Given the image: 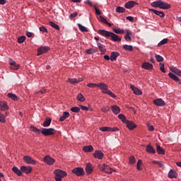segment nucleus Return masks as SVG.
<instances>
[{
    "label": "nucleus",
    "instance_id": "1",
    "mask_svg": "<svg viewBox=\"0 0 181 181\" xmlns=\"http://www.w3.org/2000/svg\"><path fill=\"white\" fill-rule=\"evenodd\" d=\"M98 33L102 36H105V37H110L111 40L113 42H121V37L118 36L112 32H110L105 30H98Z\"/></svg>",
    "mask_w": 181,
    "mask_h": 181
},
{
    "label": "nucleus",
    "instance_id": "2",
    "mask_svg": "<svg viewBox=\"0 0 181 181\" xmlns=\"http://www.w3.org/2000/svg\"><path fill=\"white\" fill-rule=\"evenodd\" d=\"M54 179L56 181H62L63 177H66L67 176V173L66 171H63L60 169H57L54 170Z\"/></svg>",
    "mask_w": 181,
    "mask_h": 181
},
{
    "label": "nucleus",
    "instance_id": "3",
    "mask_svg": "<svg viewBox=\"0 0 181 181\" xmlns=\"http://www.w3.org/2000/svg\"><path fill=\"white\" fill-rule=\"evenodd\" d=\"M98 167L101 170V172H105V173H112L114 171V170L110 167V165H107L105 163L102 165L99 164Z\"/></svg>",
    "mask_w": 181,
    "mask_h": 181
},
{
    "label": "nucleus",
    "instance_id": "4",
    "mask_svg": "<svg viewBox=\"0 0 181 181\" xmlns=\"http://www.w3.org/2000/svg\"><path fill=\"white\" fill-rule=\"evenodd\" d=\"M56 132V130L53 128H49V129H42L41 130V134L42 135H45V136H49L50 135H54V133Z\"/></svg>",
    "mask_w": 181,
    "mask_h": 181
},
{
    "label": "nucleus",
    "instance_id": "5",
    "mask_svg": "<svg viewBox=\"0 0 181 181\" xmlns=\"http://www.w3.org/2000/svg\"><path fill=\"white\" fill-rule=\"evenodd\" d=\"M100 131L102 132H117L119 131V129L118 127H103L100 128Z\"/></svg>",
    "mask_w": 181,
    "mask_h": 181
},
{
    "label": "nucleus",
    "instance_id": "6",
    "mask_svg": "<svg viewBox=\"0 0 181 181\" xmlns=\"http://www.w3.org/2000/svg\"><path fill=\"white\" fill-rule=\"evenodd\" d=\"M102 93L103 94H107L110 97H112V98H117V95L114 94V93L111 92V90H108V86L105 83V86L103 88H102Z\"/></svg>",
    "mask_w": 181,
    "mask_h": 181
},
{
    "label": "nucleus",
    "instance_id": "7",
    "mask_svg": "<svg viewBox=\"0 0 181 181\" xmlns=\"http://www.w3.org/2000/svg\"><path fill=\"white\" fill-rule=\"evenodd\" d=\"M87 87H90V88H95V87H98L100 90H103L104 87H105V83H89L87 84Z\"/></svg>",
    "mask_w": 181,
    "mask_h": 181
},
{
    "label": "nucleus",
    "instance_id": "8",
    "mask_svg": "<svg viewBox=\"0 0 181 181\" xmlns=\"http://www.w3.org/2000/svg\"><path fill=\"white\" fill-rule=\"evenodd\" d=\"M23 159L28 165H36V160L29 156H23Z\"/></svg>",
    "mask_w": 181,
    "mask_h": 181
},
{
    "label": "nucleus",
    "instance_id": "9",
    "mask_svg": "<svg viewBox=\"0 0 181 181\" xmlns=\"http://www.w3.org/2000/svg\"><path fill=\"white\" fill-rule=\"evenodd\" d=\"M72 173H74L76 176H84V169L83 168H76L72 170Z\"/></svg>",
    "mask_w": 181,
    "mask_h": 181
},
{
    "label": "nucleus",
    "instance_id": "10",
    "mask_svg": "<svg viewBox=\"0 0 181 181\" xmlns=\"http://www.w3.org/2000/svg\"><path fill=\"white\" fill-rule=\"evenodd\" d=\"M49 50H50V47H40L37 49V56H40L41 54L47 53V52H49Z\"/></svg>",
    "mask_w": 181,
    "mask_h": 181
},
{
    "label": "nucleus",
    "instance_id": "11",
    "mask_svg": "<svg viewBox=\"0 0 181 181\" xmlns=\"http://www.w3.org/2000/svg\"><path fill=\"white\" fill-rule=\"evenodd\" d=\"M10 69L11 70H18L19 69V64H16V62L12 59H9Z\"/></svg>",
    "mask_w": 181,
    "mask_h": 181
},
{
    "label": "nucleus",
    "instance_id": "12",
    "mask_svg": "<svg viewBox=\"0 0 181 181\" xmlns=\"http://www.w3.org/2000/svg\"><path fill=\"white\" fill-rule=\"evenodd\" d=\"M44 162L47 163V165H53L55 160L52 157H50V156H47L44 158Z\"/></svg>",
    "mask_w": 181,
    "mask_h": 181
},
{
    "label": "nucleus",
    "instance_id": "13",
    "mask_svg": "<svg viewBox=\"0 0 181 181\" xmlns=\"http://www.w3.org/2000/svg\"><path fill=\"white\" fill-rule=\"evenodd\" d=\"M153 104L155 105H157V107H163L165 106V101L162 100L161 98H158L153 100Z\"/></svg>",
    "mask_w": 181,
    "mask_h": 181
},
{
    "label": "nucleus",
    "instance_id": "14",
    "mask_svg": "<svg viewBox=\"0 0 181 181\" xmlns=\"http://www.w3.org/2000/svg\"><path fill=\"white\" fill-rule=\"evenodd\" d=\"M149 11L155 13V15L160 16V18H165V13H163V11H157L153 8L149 9Z\"/></svg>",
    "mask_w": 181,
    "mask_h": 181
},
{
    "label": "nucleus",
    "instance_id": "15",
    "mask_svg": "<svg viewBox=\"0 0 181 181\" xmlns=\"http://www.w3.org/2000/svg\"><path fill=\"white\" fill-rule=\"evenodd\" d=\"M21 172L24 173L29 174L32 172V167L30 166H21Z\"/></svg>",
    "mask_w": 181,
    "mask_h": 181
},
{
    "label": "nucleus",
    "instance_id": "16",
    "mask_svg": "<svg viewBox=\"0 0 181 181\" xmlns=\"http://www.w3.org/2000/svg\"><path fill=\"white\" fill-rule=\"evenodd\" d=\"M126 125L129 129L132 131V129H135L136 128V124H135L132 121H127Z\"/></svg>",
    "mask_w": 181,
    "mask_h": 181
},
{
    "label": "nucleus",
    "instance_id": "17",
    "mask_svg": "<svg viewBox=\"0 0 181 181\" xmlns=\"http://www.w3.org/2000/svg\"><path fill=\"white\" fill-rule=\"evenodd\" d=\"M94 158L97 159H103L104 158V153L101 152V151H95L93 153Z\"/></svg>",
    "mask_w": 181,
    "mask_h": 181
},
{
    "label": "nucleus",
    "instance_id": "18",
    "mask_svg": "<svg viewBox=\"0 0 181 181\" xmlns=\"http://www.w3.org/2000/svg\"><path fill=\"white\" fill-rule=\"evenodd\" d=\"M135 5H138V4L134 1H130L125 4V8H127V9H131V8H134Z\"/></svg>",
    "mask_w": 181,
    "mask_h": 181
},
{
    "label": "nucleus",
    "instance_id": "19",
    "mask_svg": "<svg viewBox=\"0 0 181 181\" xmlns=\"http://www.w3.org/2000/svg\"><path fill=\"white\" fill-rule=\"evenodd\" d=\"M142 67L146 70H152V69H153V65L149 62H144L142 64Z\"/></svg>",
    "mask_w": 181,
    "mask_h": 181
},
{
    "label": "nucleus",
    "instance_id": "20",
    "mask_svg": "<svg viewBox=\"0 0 181 181\" xmlns=\"http://www.w3.org/2000/svg\"><path fill=\"white\" fill-rule=\"evenodd\" d=\"M170 4H168L166 2L160 1V9H170Z\"/></svg>",
    "mask_w": 181,
    "mask_h": 181
},
{
    "label": "nucleus",
    "instance_id": "21",
    "mask_svg": "<svg viewBox=\"0 0 181 181\" xmlns=\"http://www.w3.org/2000/svg\"><path fill=\"white\" fill-rule=\"evenodd\" d=\"M146 151L148 153H153V154L156 153V151H155V148H153V147L151 146V144H148L146 146Z\"/></svg>",
    "mask_w": 181,
    "mask_h": 181
},
{
    "label": "nucleus",
    "instance_id": "22",
    "mask_svg": "<svg viewBox=\"0 0 181 181\" xmlns=\"http://www.w3.org/2000/svg\"><path fill=\"white\" fill-rule=\"evenodd\" d=\"M86 172L87 175H91L93 172V165L91 163H88L86 164Z\"/></svg>",
    "mask_w": 181,
    "mask_h": 181
},
{
    "label": "nucleus",
    "instance_id": "23",
    "mask_svg": "<svg viewBox=\"0 0 181 181\" xmlns=\"http://www.w3.org/2000/svg\"><path fill=\"white\" fill-rule=\"evenodd\" d=\"M119 56V52H112L110 54V60L111 62H114L117 60V57Z\"/></svg>",
    "mask_w": 181,
    "mask_h": 181
},
{
    "label": "nucleus",
    "instance_id": "24",
    "mask_svg": "<svg viewBox=\"0 0 181 181\" xmlns=\"http://www.w3.org/2000/svg\"><path fill=\"white\" fill-rule=\"evenodd\" d=\"M80 81H83V78H69L68 82L71 83V84H77V83H80Z\"/></svg>",
    "mask_w": 181,
    "mask_h": 181
},
{
    "label": "nucleus",
    "instance_id": "25",
    "mask_svg": "<svg viewBox=\"0 0 181 181\" xmlns=\"http://www.w3.org/2000/svg\"><path fill=\"white\" fill-rule=\"evenodd\" d=\"M132 90L134 91V94L136 95H142V91L141 90L138 89L137 88H135L134 85L130 86Z\"/></svg>",
    "mask_w": 181,
    "mask_h": 181
},
{
    "label": "nucleus",
    "instance_id": "26",
    "mask_svg": "<svg viewBox=\"0 0 181 181\" xmlns=\"http://www.w3.org/2000/svg\"><path fill=\"white\" fill-rule=\"evenodd\" d=\"M70 117V113L68 112H64L62 114V116L59 118V121L61 122H63L66 118H69Z\"/></svg>",
    "mask_w": 181,
    "mask_h": 181
},
{
    "label": "nucleus",
    "instance_id": "27",
    "mask_svg": "<svg viewBox=\"0 0 181 181\" xmlns=\"http://www.w3.org/2000/svg\"><path fill=\"white\" fill-rule=\"evenodd\" d=\"M156 151L158 155H165V150L159 144H156Z\"/></svg>",
    "mask_w": 181,
    "mask_h": 181
},
{
    "label": "nucleus",
    "instance_id": "28",
    "mask_svg": "<svg viewBox=\"0 0 181 181\" xmlns=\"http://www.w3.org/2000/svg\"><path fill=\"white\" fill-rule=\"evenodd\" d=\"M170 70H171V71H173V73H175V74H177V76H180L181 77V71H180V69H177L175 66H171Z\"/></svg>",
    "mask_w": 181,
    "mask_h": 181
},
{
    "label": "nucleus",
    "instance_id": "29",
    "mask_svg": "<svg viewBox=\"0 0 181 181\" xmlns=\"http://www.w3.org/2000/svg\"><path fill=\"white\" fill-rule=\"evenodd\" d=\"M111 108H112V113L115 114L116 115L119 114L121 111V110L119 109V107L117 105L112 106Z\"/></svg>",
    "mask_w": 181,
    "mask_h": 181
},
{
    "label": "nucleus",
    "instance_id": "30",
    "mask_svg": "<svg viewBox=\"0 0 181 181\" xmlns=\"http://www.w3.org/2000/svg\"><path fill=\"white\" fill-rule=\"evenodd\" d=\"M83 151H84V152H86V153L93 152V151H94V148L91 145L85 146L83 148Z\"/></svg>",
    "mask_w": 181,
    "mask_h": 181
},
{
    "label": "nucleus",
    "instance_id": "31",
    "mask_svg": "<svg viewBox=\"0 0 181 181\" xmlns=\"http://www.w3.org/2000/svg\"><path fill=\"white\" fill-rule=\"evenodd\" d=\"M97 45H98L99 50L102 53H105L107 52V49H105V46H104L103 44H101L100 42H97Z\"/></svg>",
    "mask_w": 181,
    "mask_h": 181
},
{
    "label": "nucleus",
    "instance_id": "32",
    "mask_svg": "<svg viewBox=\"0 0 181 181\" xmlns=\"http://www.w3.org/2000/svg\"><path fill=\"white\" fill-rule=\"evenodd\" d=\"M50 124H52V119L47 117L44 121L42 126L45 127H50Z\"/></svg>",
    "mask_w": 181,
    "mask_h": 181
},
{
    "label": "nucleus",
    "instance_id": "33",
    "mask_svg": "<svg viewBox=\"0 0 181 181\" xmlns=\"http://www.w3.org/2000/svg\"><path fill=\"white\" fill-rule=\"evenodd\" d=\"M12 170L18 176H22V170H19L17 167H13Z\"/></svg>",
    "mask_w": 181,
    "mask_h": 181
},
{
    "label": "nucleus",
    "instance_id": "34",
    "mask_svg": "<svg viewBox=\"0 0 181 181\" xmlns=\"http://www.w3.org/2000/svg\"><path fill=\"white\" fill-rule=\"evenodd\" d=\"M160 2H161V0H158V1L152 2L151 4V5L153 8H160Z\"/></svg>",
    "mask_w": 181,
    "mask_h": 181
},
{
    "label": "nucleus",
    "instance_id": "35",
    "mask_svg": "<svg viewBox=\"0 0 181 181\" xmlns=\"http://www.w3.org/2000/svg\"><path fill=\"white\" fill-rule=\"evenodd\" d=\"M112 30L115 33H117V35H124V33H125V30L119 28H113Z\"/></svg>",
    "mask_w": 181,
    "mask_h": 181
},
{
    "label": "nucleus",
    "instance_id": "36",
    "mask_svg": "<svg viewBox=\"0 0 181 181\" xmlns=\"http://www.w3.org/2000/svg\"><path fill=\"white\" fill-rule=\"evenodd\" d=\"M168 76L170 78H172V80H174V81H179V77H177V76L175 75V74L170 72L168 74Z\"/></svg>",
    "mask_w": 181,
    "mask_h": 181
},
{
    "label": "nucleus",
    "instance_id": "37",
    "mask_svg": "<svg viewBox=\"0 0 181 181\" xmlns=\"http://www.w3.org/2000/svg\"><path fill=\"white\" fill-rule=\"evenodd\" d=\"M123 49L127 50V52H132L134 50V47L132 45H123Z\"/></svg>",
    "mask_w": 181,
    "mask_h": 181
},
{
    "label": "nucleus",
    "instance_id": "38",
    "mask_svg": "<svg viewBox=\"0 0 181 181\" xmlns=\"http://www.w3.org/2000/svg\"><path fill=\"white\" fill-rule=\"evenodd\" d=\"M0 107H1V111H5L6 110H8V105L5 103H0Z\"/></svg>",
    "mask_w": 181,
    "mask_h": 181
},
{
    "label": "nucleus",
    "instance_id": "39",
    "mask_svg": "<svg viewBox=\"0 0 181 181\" xmlns=\"http://www.w3.org/2000/svg\"><path fill=\"white\" fill-rule=\"evenodd\" d=\"M168 177L170 179H173V177H176V172L175 170H170L168 173Z\"/></svg>",
    "mask_w": 181,
    "mask_h": 181
},
{
    "label": "nucleus",
    "instance_id": "40",
    "mask_svg": "<svg viewBox=\"0 0 181 181\" xmlns=\"http://www.w3.org/2000/svg\"><path fill=\"white\" fill-rule=\"evenodd\" d=\"M77 26L81 30V32H88V30H87V28L84 27L83 25L78 23Z\"/></svg>",
    "mask_w": 181,
    "mask_h": 181
},
{
    "label": "nucleus",
    "instance_id": "41",
    "mask_svg": "<svg viewBox=\"0 0 181 181\" xmlns=\"http://www.w3.org/2000/svg\"><path fill=\"white\" fill-rule=\"evenodd\" d=\"M168 42H169V39L168 38H165L163 40H161L158 44V47H160V46H163V45H166V43H168Z\"/></svg>",
    "mask_w": 181,
    "mask_h": 181
},
{
    "label": "nucleus",
    "instance_id": "42",
    "mask_svg": "<svg viewBox=\"0 0 181 181\" xmlns=\"http://www.w3.org/2000/svg\"><path fill=\"white\" fill-rule=\"evenodd\" d=\"M30 130L33 132H35V134H40V132H42V131L40 129H38L37 128L33 127V126H31L30 127Z\"/></svg>",
    "mask_w": 181,
    "mask_h": 181
},
{
    "label": "nucleus",
    "instance_id": "43",
    "mask_svg": "<svg viewBox=\"0 0 181 181\" xmlns=\"http://www.w3.org/2000/svg\"><path fill=\"white\" fill-rule=\"evenodd\" d=\"M77 100L78 101H81V103H84V101H86V98H84V95H83V94L79 93L77 96Z\"/></svg>",
    "mask_w": 181,
    "mask_h": 181
},
{
    "label": "nucleus",
    "instance_id": "44",
    "mask_svg": "<svg viewBox=\"0 0 181 181\" xmlns=\"http://www.w3.org/2000/svg\"><path fill=\"white\" fill-rule=\"evenodd\" d=\"M116 12H117L118 13H124V12H125V8L117 6L116 8Z\"/></svg>",
    "mask_w": 181,
    "mask_h": 181
},
{
    "label": "nucleus",
    "instance_id": "45",
    "mask_svg": "<svg viewBox=\"0 0 181 181\" xmlns=\"http://www.w3.org/2000/svg\"><path fill=\"white\" fill-rule=\"evenodd\" d=\"M49 25L50 26H52V28H54V29H56V30H60V27H59V25L54 23V22L50 21Z\"/></svg>",
    "mask_w": 181,
    "mask_h": 181
},
{
    "label": "nucleus",
    "instance_id": "46",
    "mask_svg": "<svg viewBox=\"0 0 181 181\" xmlns=\"http://www.w3.org/2000/svg\"><path fill=\"white\" fill-rule=\"evenodd\" d=\"M118 118L119 119H121V121H122V122L127 123V122L128 120H127V117H125V115H122V114H119L118 115Z\"/></svg>",
    "mask_w": 181,
    "mask_h": 181
},
{
    "label": "nucleus",
    "instance_id": "47",
    "mask_svg": "<svg viewBox=\"0 0 181 181\" xmlns=\"http://www.w3.org/2000/svg\"><path fill=\"white\" fill-rule=\"evenodd\" d=\"M86 54H93V53H97V50L90 48L86 50Z\"/></svg>",
    "mask_w": 181,
    "mask_h": 181
},
{
    "label": "nucleus",
    "instance_id": "48",
    "mask_svg": "<svg viewBox=\"0 0 181 181\" xmlns=\"http://www.w3.org/2000/svg\"><path fill=\"white\" fill-rule=\"evenodd\" d=\"M8 97L9 98H11V100H13L14 101H16V100H18V96L13 93H8Z\"/></svg>",
    "mask_w": 181,
    "mask_h": 181
},
{
    "label": "nucleus",
    "instance_id": "49",
    "mask_svg": "<svg viewBox=\"0 0 181 181\" xmlns=\"http://www.w3.org/2000/svg\"><path fill=\"white\" fill-rule=\"evenodd\" d=\"M142 165V160H139L137 163H136V168L138 170H142V168L141 167Z\"/></svg>",
    "mask_w": 181,
    "mask_h": 181
},
{
    "label": "nucleus",
    "instance_id": "50",
    "mask_svg": "<svg viewBox=\"0 0 181 181\" xmlns=\"http://www.w3.org/2000/svg\"><path fill=\"white\" fill-rule=\"evenodd\" d=\"M25 40H26L25 36L18 37V42L19 43H23L25 42Z\"/></svg>",
    "mask_w": 181,
    "mask_h": 181
},
{
    "label": "nucleus",
    "instance_id": "51",
    "mask_svg": "<svg viewBox=\"0 0 181 181\" xmlns=\"http://www.w3.org/2000/svg\"><path fill=\"white\" fill-rule=\"evenodd\" d=\"M71 111L72 112H80V107H72L71 108Z\"/></svg>",
    "mask_w": 181,
    "mask_h": 181
},
{
    "label": "nucleus",
    "instance_id": "52",
    "mask_svg": "<svg viewBox=\"0 0 181 181\" xmlns=\"http://www.w3.org/2000/svg\"><path fill=\"white\" fill-rule=\"evenodd\" d=\"M0 122H2L3 124L6 122V120H5V116L1 112H0Z\"/></svg>",
    "mask_w": 181,
    "mask_h": 181
},
{
    "label": "nucleus",
    "instance_id": "53",
    "mask_svg": "<svg viewBox=\"0 0 181 181\" xmlns=\"http://www.w3.org/2000/svg\"><path fill=\"white\" fill-rule=\"evenodd\" d=\"M110 108L108 106H105L101 108V112H108L110 111Z\"/></svg>",
    "mask_w": 181,
    "mask_h": 181
},
{
    "label": "nucleus",
    "instance_id": "54",
    "mask_svg": "<svg viewBox=\"0 0 181 181\" xmlns=\"http://www.w3.org/2000/svg\"><path fill=\"white\" fill-rule=\"evenodd\" d=\"M153 163H155L156 165H158V166L160 168H163V162H160V161H158V160H153Z\"/></svg>",
    "mask_w": 181,
    "mask_h": 181
},
{
    "label": "nucleus",
    "instance_id": "55",
    "mask_svg": "<svg viewBox=\"0 0 181 181\" xmlns=\"http://www.w3.org/2000/svg\"><path fill=\"white\" fill-rule=\"evenodd\" d=\"M129 162L130 165H134L135 164V157L132 156L129 158Z\"/></svg>",
    "mask_w": 181,
    "mask_h": 181
},
{
    "label": "nucleus",
    "instance_id": "56",
    "mask_svg": "<svg viewBox=\"0 0 181 181\" xmlns=\"http://www.w3.org/2000/svg\"><path fill=\"white\" fill-rule=\"evenodd\" d=\"M156 59L157 62H163V58L160 55H156Z\"/></svg>",
    "mask_w": 181,
    "mask_h": 181
},
{
    "label": "nucleus",
    "instance_id": "57",
    "mask_svg": "<svg viewBox=\"0 0 181 181\" xmlns=\"http://www.w3.org/2000/svg\"><path fill=\"white\" fill-rule=\"evenodd\" d=\"M99 21L102 22V23H107V19H105V18L103 17L102 16L99 17Z\"/></svg>",
    "mask_w": 181,
    "mask_h": 181
},
{
    "label": "nucleus",
    "instance_id": "58",
    "mask_svg": "<svg viewBox=\"0 0 181 181\" xmlns=\"http://www.w3.org/2000/svg\"><path fill=\"white\" fill-rule=\"evenodd\" d=\"M45 93H46V88H42L40 90H39L38 92L36 93V94H38V95H40V94H45Z\"/></svg>",
    "mask_w": 181,
    "mask_h": 181
},
{
    "label": "nucleus",
    "instance_id": "59",
    "mask_svg": "<svg viewBox=\"0 0 181 181\" xmlns=\"http://www.w3.org/2000/svg\"><path fill=\"white\" fill-rule=\"evenodd\" d=\"M160 64L161 65L160 66V71L163 72V73H166V70H165V64H162V63H160Z\"/></svg>",
    "mask_w": 181,
    "mask_h": 181
},
{
    "label": "nucleus",
    "instance_id": "60",
    "mask_svg": "<svg viewBox=\"0 0 181 181\" xmlns=\"http://www.w3.org/2000/svg\"><path fill=\"white\" fill-rule=\"evenodd\" d=\"M40 31L42 32V33H47V29L43 26L40 28Z\"/></svg>",
    "mask_w": 181,
    "mask_h": 181
},
{
    "label": "nucleus",
    "instance_id": "61",
    "mask_svg": "<svg viewBox=\"0 0 181 181\" xmlns=\"http://www.w3.org/2000/svg\"><path fill=\"white\" fill-rule=\"evenodd\" d=\"M124 39L126 42H131L132 40L130 35H124Z\"/></svg>",
    "mask_w": 181,
    "mask_h": 181
},
{
    "label": "nucleus",
    "instance_id": "62",
    "mask_svg": "<svg viewBox=\"0 0 181 181\" xmlns=\"http://www.w3.org/2000/svg\"><path fill=\"white\" fill-rule=\"evenodd\" d=\"M77 15H78V13H77V12L71 13L69 16L70 19H74V18H76V16H77Z\"/></svg>",
    "mask_w": 181,
    "mask_h": 181
},
{
    "label": "nucleus",
    "instance_id": "63",
    "mask_svg": "<svg viewBox=\"0 0 181 181\" xmlns=\"http://www.w3.org/2000/svg\"><path fill=\"white\" fill-rule=\"evenodd\" d=\"M94 9L95 11L96 15H101V11H100V9H98L97 6H94Z\"/></svg>",
    "mask_w": 181,
    "mask_h": 181
},
{
    "label": "nucleus",
    "instance_id": "64",
    "mask_svg": "<svg viewBox=\"0 0 181 181\" xmlns=\"http://www.w3.org/2000/svg\"><path fill=\"white\" fill-rule=\"evenodd\" d=\"M147 127H148V131H150V132H152V131H153V129H155V128L153 127V126H152V125H151V124H148Z\"/></svg>",
    "mask_w": 181,
    "mask_h": 181
}]
</instances>
